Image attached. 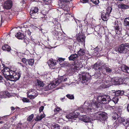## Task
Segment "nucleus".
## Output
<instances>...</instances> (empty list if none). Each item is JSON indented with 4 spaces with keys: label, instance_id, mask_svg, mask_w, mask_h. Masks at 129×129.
<instances>
[{
    "label": "nucleus",
    "instance_id": "f257e3e1",
    "mask_svg": "<svg viewBox=\"0 0 129 129\" xmlns=\"http://www.w3.org/2000/svg\"><path fill=\"white\" fill-rule=\"evenodd\" d=\"M110 96L108 95H101L98 96L97 98L98 102H94L92 101H86L83 107L80 108V111L82 113H86L94 111L96 108H98L102 107L101 103L107 104L111 100Z\"/></svg>",
    "mask_w": 129,
    "mask_h": 129
},
{
    "label": "nucleus",
    "instance_id": "f03ea898",
    "mask_svg": "<svg viewBox=\"0 0 129 129\" xmlns=\"http://www.w3.org/2000/svg\"><path fill=\"white\" fill-rule=\"evenodd\" d=\"M21 71L19 70L16 72L14 71H11V74L8 78L10 80L13 81H16L18 80L21 76Z\"/></svg>",
    "mask_w": 129,
    "mask_h": 129
},
{
    "label": "nucleus",
    "instance_id": "7ed1b4c3",
    "mask_svg": "<svg viewBox=\"0 0 129 129\" xmlns=\"http://www.w3.org/2000/svg\"><path fill=\"white\" fill-rule=\"evenodd\" d=\"M37 89H30L27 93V98L30 99H33L36 97L38 93L36 90Z\"/></svg>",
    "mask_w": 129,
    "mask_h": 129
},
{
    "label": "nucleus",
    "instance_id": "20e7f679",
    "mask_svg": "<svg viewBox=\"0 0 129 129\" xmlns=\"http://www.w3.org/2000/svg\"><path fill=\"white\" fill-rule=\"evenodd\" d=\"M118 51L121 53H125L129 50V45L128 43L122 44L118 49Z\"/></svg>",
    "mask_w": 129,
    "mask_h": 129
},
{
    "label": "nucleus",
    "instance_id": "39448f33",
    "mask_svg": "<svg viewBox=\"0 0 129 129\" xmlns=\"http://www.w3.org/2000/svg\"><path fill=\"white\" fill-rule=\"evenodd\" d=\"M111 8H108L107 11H103L102 12L101 17L103 21H106L107 20L109 14L111 13Z\"/></svg>",
    "mask_w": 129,
    "mask_h": 129
},
{
    "label": "nucleus",
    "instance_id": "423d86ee",
    "mask_svg": "<svg viewBox=\"0 0 129 129\" xmlns=\"http://www.w3.org/2000/svg\"><path fill=\"white\" fill-rule=\"evenodd\" d=\"M72 0H59L58 1V5L59 7L64 10L67 4V3Z\"/></svg>",
    "mask_w": 129,
    "mask_h": 129
},
{
    "label": "nucleus",
    "instance_id": "0eeeda50",
    "mask_svg": "<svg viewBox=\"0 0 129 129\" xmlns=\"http://www.w3.org/2000/svg\"><path fill=\"white\" fill-rule=\"evenodd\" d=\"M11 71H12L10 70L8 68L5 67H4V69L2 70V72L5 77H7L8 78L9 76L11 74L10 73H11Z\"/></svg>",
    "mask_w": 129,
    "mask_h": 129
},
{
    "label": "nucleus",
    "instance_id": "6e6552de",
    "mask_svg": "<svg viewBox=\"0 0 129 129\" xmlns=\"http://www.w3.org/2000/svg\"><path fill=\"white\" fill-rule=\"evenodd\" d=\"M81 62L80 60H77L74 62V66L73 69L76 70H79L82 67Z\"/></svg>",
    "mask_w": 129,
    "mask_h": 129
},
{
    "label": "nucleus",
    "instance_id": "1a4fd4ad",
    "mask_svg": "<svg viewBox=\"0 0 129 129\" xmlns=\"http://www.w3.org/2000/svg\"><path fill=\"white\" fill-rule=\"evenodd\" d=\"M12 6V1L9 0L6 1L4 3L3 8L7 9H10Z\"/></svg>",
    "mask_w": 129,
    "mask_h": 129
},
{
    "label": "nucleus",
    "instance_id": "9d476101",
    "mask_svg": "<svg viewBox=\"0 0 129 129\" xmlns=\"http://www.w3.org/2000/svg\"><path fill=\"white\" fill-rule=\"evenodd\" d=\"M80 119L84 122H87L91 121V119L88 116L84 115L80 117Z\"/></svg>",
    "mask_w": 129,
    "mask_h": 129
},
{
    "label": "nucleus",
    "instance_id": "9b49d317",
    "mask_svg": "<svg viewBox=\"0 0 129 129\" xmlns=\"http://www.w3.org/2000/svg\"><path fill=\"white\" fill-rule=\"evenodd\" d=\"M78 57V55L76 54H73L71 55L69 57V60L70 61H74L76 60Z\"/></svg>",
    "mask_w": 129,
    "mask_h": 129
},
{
    "label": "nucleus",
    "instance_id": "f8f14e48",
    "mask_svg": "<svg viewBox=\"0 0 129 129\" xmlns=\"http://www.w3.org/2000/svg\"><path fill=\"white\" fill-rule=\"evenodd\" d=\"M9 95V93L7 91L2 92L0 93V98H6Z\"/></svg>",
    "mask_w": 129,
    "mask_h": 129
},
{
    "label": "nucleus",
    "instance_id": "ddd939ff",
    "mask_svg": "<svg viewBox=\"0 0 129 129\" xmlns=\"http://www.w3.org/2000/svg\"><path fill=\"white\" fill-rule=\"evenodd\" d=\"M103 82L104 83V88L108 87L112 85V83L111 82V81L108 80L104 81Z\"/></svg>",
    "mask_w": 129,
    "mask_h": 129
},
{
    "label": "nucleus",
    "instance_id": "4468645a",
    "mask_svg": "<svg viewBox=\"0 0 129 129\" xmlns=\"http://www.w3.org/2000/svg\"><path fill=\"white\" fill-rule=\"evenodd\" d=\"M119 79L116 78L111 79V80L112 85H116L118 84L119 83Z\"/></svg>",
    "mask_w": 129,
    "mask_h": 129
},
{
    "label": "nucleus",
    "instance_id": "2eb2a0df",
    "mask_svg": "<svg viewBox=\"0 0 129 129\" xmlns=\"http://www.w3.org/2000/svg\"><path fill=\"white\" fill-rule=\"evenodd\" d=\"M56 60H53L52 59H50L48 61V64L49 66H50V67H54V66L56 64Z\"/></svg>",
    "mask_w": 129,
    "mask_h": 129
},
{
    "label": "nucleus",
    "instance_id": "dca6fc26",
    "mask_svg": "<svg viewBox=\"0 0 129 129\" xmlns=\"http://www.w3.org/2000/svg\"><path fill=\"white\" fill-rule=\"evenodd\" d=\"M38 9L37 7H33L31 8L30 12V14L32 15H34V14L36 13H38Z\"/></svg>",
    "mask_w": 129,
    "mask_h": 129
},
{
    "label": "nucleus",
    "instance_id": "f3484780",
    "mask_svg": "<svg viewBox=\"0 0 129 129\" xmlns=\"http://www.w3.org/2000/svg\"><path fill=\"white\" fill-rule=\"evenodd\" d=\"M15 36L18 39H23L24 38V35L23 34L20 32L17 33Z\"/></svg>",
    "mask_w": 129,
    "mask_h": 129
},
{
    "label": "nucleus",
    "instance_id": "a211bd4d",
    "mask_svg": "<svg viewBox=\"0 0 129 129\" xmlns=\"http://www.w3.org/2000/svg\"><path fill=\"white\" fill-rule=\"evenodd\" d=\"M121 69L122 70L123 72L129 74V67L123 65L121 67Z\"/></svg>",
    "mask_w": 129,
    "mask_h": 129
},
{
    "label": "nucleus",
    "instance_id": "6ab92c4d",
    "mask_svg": "<svg viewBox=\"0 0 129 129\" xmlns=\"http://www.w3.org/2000/svg\"><path fill=\"white\" fill-rule=\"evenodd\" d=\"M100 65L99 63L96 62L92 66V68L95 69L96 71L97 70L100 72V67H99Z\"/></svg>",
    "mask_w": 129,
    "mask_h": 129
},
{
    "label": "nucleus",
    "instance_id": "aec40b11",
    "mask_svg": "<svg viewBox=\"0 0 129 129\" xmlns=\"http://www.w3.org/2000/svg\"><path fill=\"white\" fill-rule=\"evenodd\" d=\"M110 108L114 109V110L116 111L117 113L121 114L122 112L121 109L118 107H115L114 106H111Z\"/></svg>",
    "mask_w": 129,
    "mask_h": 129
},
{
    "label": "nucleus",
    "instance_id": "412c9836",
    "mask_svg": "<svg viewBox=\"0 0 129 129\" xmlns=\"http://www.w3.org/2000/svg\"><path fill=\"white\" fill-rule=\"evenodd\" d=\"M56 86L55 85V84L54 81L53 82L48 85V86L46 87V88L47 90H49L53 89Z\"/></svg>",
    "mask_w": 129,
    "mask_h": 129
},
{
    "label": "nucleus",
    "instance_id": "4be33fe9",
    "mask_svg": "<svg viewBox=\"0 0 129 129\" xmlns=\"http://www.w3.org/2000/svg\"><path fill=\"white\" fill-rule=\"evenodd\" d=\"M77 39L79 42H83L85 40V37L84 35H80L77 37Z\"/></svg>",
    "mask_w": 129,
    "mask_h": 129
},
{
    "label": "nucleus",
    "instance_id": "5701e85b",
    "mask_svg": "<svg viewBox=\"0 0 129 129\" xmlns=\"http://www.w3.org/2000/svg\"><path fill=\"white\" fill-rule=\"evenodd\" d=\"M101 116L100 119L102 120H105L107 118V116L106 114L104 113H100Z\"/></svg>",
    "mask_w": 129,
    "mask_h": 129
},
{
    "label": "nucleus",
    "instance_id": "b1692460",
    "mask_svg": "<svg viewBox=\"0 0 129 129\" xmlns=\"http://www.w3.org/2000/svg\"><path fill=\"white\" fill-rule=\"evenodd\" d=\"M3 50H6L9 51L11 50L10 47L7 45H5L2 47Z\"/></svg>",
    "mask_w": 129,
    "mask_h": 129
},
{
    "label": "nucleus",
    "instance_id": "393cba45",
    "mask_svg": "<svg viewBox=\"0 0 129 129\" xmlns=\"http://www.w3.org/2000/svg\"><path fill=\"white\" fill-rule=\"evenodd\" d=\"M67 118L69 119H74L75 116L72 113H70L66 116Z\"/></svg>",
    "mask_w": 129,
    "mask_h": 129
},
{
    "label": "nucleus",
    "instance_id": "a878e982",
    "mask_svg": "<svg viewBox=\"0 0 129 129\" xmlns=\"http://www.w3.org/2000/svg\"><path fill=\"white\" fill-rule=\"evenodd\" d=\"M123 124L125 126V127L127 126H129V119H127L125 120H124L123 123Z\"/></svg>",
    "mask_w": 129,
    "mask_h": 129
},
{
    "label": "nucleus",
    "instance_id": "bb28decb",
    "mask_svg": "<svg viewBox=\"0 0 129 129\" xmlns=\"http://www.w3.org/2000/svg\"><path fill=\"white\" fill-rule=\"evenodd\" d=\"M36 84L40 87H43V86L44 85L42 81L38 79L37 80Z\"/></svg>",
    "mask_w": 129,
    "mask_h": 129
},
{
    "label": "nucleus",
    "instance_id": "cd10ccee",
    "mask_svg": "<svg viewBox=\"0 0 129 129\" xmlns=\"http://www.w3.org/2000/svg\"><path fill=\"white\" fill-rule=\"evenodd\" d=\"M85 53V50H84L80 49V50L78 52V54L80 56L83 55Z\"/></svg>",
    "mask_w": 129,
    "mask_h": 129
},
{
    "label": "nucleus",
    "instance_id": "c85d7f7f",
    "mask_svg": "<svg viewBox=\"0 0 129 129\" xmlns=\"http://www.w3.org/2000/svg\"><path fill=\"white\" fill-rule=\"evenodd\" d=\"M90 79V78H87L85 74H83L82 75V80L84 81V82L87 81L88 80H89Z\"/></svg>",
    "mask_w": 129,
    "mask_h": 129
},
{
    "label": "nucleus",
    "instance_id": "c756f323",
    "mask_svg": "<svg viewBox=\"0 0 129 129\" xmlns=\"http://www.w3.org/2000/svg\"><path fill=\"white\" fill-rule=\"evenodd\" d=\"M67 77L66 75H64L62 76H61L59 78L62 82L66 81L67 79Z\"/></svg>",
    "mask_w": 129,
    "mask_h": 129
},
{
    "label": "nucleus",
    "instance_id": "7c9ffc66",
    "mask_svg": "<svg viewBox=\"0 0 129 129\" xmlns=\"http://www.w3.org/2000/svg\"><path fill=\"white\" fill-rule=\"evenodd\" d=\"M124 24L125 26H129V17L126 18L124 21Z\"/></svg>",
    "mask_w": 129,
    "mask_h": 129
},
{
    "label": "nucleus",
    "instance_id": "2f4dec72",
    "mask_svg": "<svg viewBox=\"0 0 129 129\" xmlns=\"http://www.w3.org/2000/svg\"><path fill=\"white\" fill-rule=\"evenodd\" d=\"M100 112H97L93 114L94 117L95 119H100Z\"/></svg>",
    "mask_w": 129,
    "mask_h": 129
},
{
    "label": "nucleus",
    "instance_id": "473e14b6",
    "mask_svg": "<svg viewBox=\"0 0 129 129\" xmlns=\"http://www.w3.org/2000/svg\"><path fill=\"white\" fill-rule=\"evenodd\" d=\"M27 62L29 65L32 66L34 64V60L33 59H30L28 60Z\"/></svg>",
    "mask_w": 129,
    "mask_h": 129
},
{
    "label": "nucleus",
    "instance_id": "72a5a7b5",
    "mask_svg": "<svg viewBox=\"0 0 129 129\" xmlns=\"http://www.w3.org/2000/svg\"><path fill=\"white\" fill-rule=\"evenodd\" d=\"M124 119L121 117L119 116L118 117V118L117 119L118 122L119 123H123V122L124 121Z\"/></svg>",
    "mask_w": 129,
    "mask_h": 129
},
{
    "label": "nucleus",
    "instance_id": "f704fd0d",
    "mask_svg": "<svg viewBox=\"0 0 129 129\" xmlns=\"http://www.w3.org/2000/svg\"><path fill=\"white\" fill-rule=\"evenodd\" d=\"M118 100V97L117 96H115L112 99V101L115 104L116 103H117Z\"/></svg>",
    "mask_w": 129,
    "mask_h": 129
},
{
    "label": "nucleus",
    "instance_id": "c9c22d12",
    "mask_svg": "<svg viewBox=\"0 0 129 129\" xmlns=\"http://www.w3.org/2000/svg\"><path fill=\"white\" fill-rule=\"evenodd\" d=\"M118 21H115L114 23V27L116 30H118L119 29V28L118 26Z\"/></svg>",
    "mask_w": 129,
    "mask_h": 129
},
{
    "label": "nucleus",
    "instance_id": "e433bc0d",
    "mask_svg": "<svg viewBox=\"0 0 129 129\" xmlns=\"http://www.w3.org/2000/svg\"><path fill=\"white\" fill-rule=\"evenodd\" d=\"M62 83V82L61 81L59 78H58L54 82L55 84V85L56 86L59 84Z\"/></svg>",
    "mask_w": 129,
    "mask_h": 129
},
{
    "label": "nucleus",
    "instance_id": "4c0bfd02",
    "mask_svg": "<svg viewBox=\"0 0 129 129\" xmlns=\"http://www.w3.org/2000/svg\"><path fill=\"white\" fill-rule=\"evenodd\" d=\"M107 67V65L106 64H103L101 66V67H100V71L102 70L103 71H104L105 70L106 68Z\"/></svg>",
    "mask_w": 129,
    "mask_h": 129
},
{
    "label": "nucleus",
    "instance_id": "58836bf2",
    "mask_svg": "<svg viewBox=\"0 0 129 129\" xmlns=\"http://www.w3.org/2000/svg\"><path fill=\"white\" fill-rule=\"evenodd\" d=\"M109 95H110V97L111 96H114L115 95H117L116 92H115V91L112 90L109 93Z\"/></svg>",
    "mask_w": 129,
    "mask_h": 129
},
{
    "label": "nucleus",
    "instance_id": "ea45409f",
    "mask_svg": "<svg viewBox=\"0 0 129 129\" xmlns=\"http://www.w3.org/2000/svg\"><path fill=\"white\" fill-rule=\"evenodd\" d=\"M116 92L117 96L119 95H122L124 94V91H123L118 90Z\"/></svg>",
    "mask_w": 129,
    "mask_h": 129
},
{
    "label": "nucleus",
    "instance_id": "a19ab883",
    "mask_svg": "<svg viewBox=\"0 0 129 129\" xmlns=\"http://www.w3.org/2000/svg\"><path fill=\"white\" fill-rule=\"evenodd\" d=\"M34 115L33 114H32L30 115L27 118V120L29 121H31L34 118Z\"/></svg>",
    "mask_w": 129,
    "mask_h": 129
},
{
    "label": "nucleus",
    "instance_id": "79ce46f5",
    "mask_svg": "<svg viewBox=\"0 0 129 129\" xmlns=\"http://www.w3.org/2000/svg\"><path fill=\"white\" fill-rule=\"evenodd\" d=\"M52 129H60V127L58 124L54 125L51 126Z\"/></svg>",
    "mask_w": 129,
    "mask_h": 129
},
{
    "label": "nucleus",
    "instance_id": "37998d69",
    "mask_svg": "<svg viewBox=\"0 0 129 129\" xmlns=\"http://www.w3.org/2000/svg\"><path fill=\"white\" fill-rule=\"evenodd\" d=\"M66 96L68 98L70 99H73L74 98V97L73 95L68 94L66 95Z\"/></svg>",
    "mask_w": 129,
    "mask_h": 129
},
{
    "label": "nucleus",
    "instance_id": "c03bdc74",
    "mask_svg": "<svg viewBox=\"0 0 129 129\" xmlns=\"http://www.w3.org/2000/svg\"><path fill=\"white\" fill-rule=\"evenodd\" d=\"M118 114L116 113H115L114 114V115L113 116L112 118L113 119L115 120L116 119H117L118 118Z\"/></svg>",
    "mask_w": 129,
    "mask_h": 129
},
{
    "label": "nucleus",
    "instance_id": "a18cd8bd",
    "mask_svg": "<svg viewBox=\"0 0 129 129\" xmlns=\"http://www.w3.org/2000/svg\"><path fill=\"white\" fill-rule=\"evenodd\" d=\"M105 70L107 73H110L112 72L111 69L108 67L106 68Z\"/></svg>",
    "mask_w": 129,
    "mask_h": 129
},
{
    "label": "nucleus",
    "instance_id": "49530a36",
    "mask_svg": "<svg viewBox=\"0 0 129 129\" xmlns=\"http://www.w3.org/2000/svg\"><path fill=\"white\" fill-rule=\"evenodd\" d=\"M10 51V52L13 55H15L17 54V52L16 51L13 50H11Z\"/></svg>",
    "mask_w": 129,
    "mask_h": 129
},
{
    "label": "nucleus",
    "instance_id": "de8ad7c7",
    "mask_svg": "<svg viewBox=\"0 0 129 129\" xmlns=\"http://www.w3.org/2000/svg\"><path fill=\"white\" fill-rule=\"evenodd\" d=\"M23 101L24 102L28 103L29 102V100L26 98H23L22 99Z\"/></svg>",
    "mask_w": 129,
    "mask_h": 129
},
{
    "label": "nucleus",
    "instance_id": "09e8293b",
    "mask_svg": "<svg viewBox=\"0 0 129 129\" xmlns=\"http://www.w3.org/2000/svg\"><path fill=\"white\" fill-rule=\"evenodd\" d=\"M91 1L94 4L97 5L99 3V0H91Z\"/></svg>",
    "mask_w": 129,
    "mask_h": 129
},
{
    "label": "nucleus",
    "instance_id": "8fccbe9b",
    "mask_svg": "<svg viewBox=\"0 0 129 129\" xmlns=\"http://www.w3.org/2000/svg\"><path fill=\"white\" fill-rule=\"evenodd\" d=\"M121 7L122 9H125L128 8L129 6L127 5L123 4L122 5Z\"/></svg>",
    "mask_w": 129,
    "mask_h": 129
},
{
    "label": "nucleus",
    "instance_id": "3c124183",
    "mask_svg": "<svg viewBox=\"0 0 129 129\" xmlns=\"http://www.w3.org/2000/svg\"><path fill=\"white\" fill-rule=\"evenodd\" d=\"M27 28V29L25 31V33L26 34H27L29 36H30L31 35V32H30L29 30L28 29V28Z\"/></svg>",
    "mask_w": 129,
    "mask_h": 129
},
{
    "label": "nucleus",
    "instance_id": "603ef678",
    "mask_svg": "<svg viewBox=\"0 0 129 129\" xmlns=\"http://www.w3.org/2000/svg\"><path fill=\"white\" fill-rule=\"evenodd\" d=\"M22 123H19L18 124L17 128L16 129H20L21 128Z\"/></svg>",
    "mask_w": 129,
    "mask_h": 129
},
{
    "label": "nucleus",
    "instance_id": "864d4df0",
    "mask_svg": "<svg viewBox=\"0 0 129 129\" xmlns=\"http://www.w3.org/2000/svg\"><path fill=\"white\" fill-rule=\"evenodd\" d=\"M42 119L41 117L39 115H38L37 117L35 120L36 121H38L41 120Z\"/></svg>",
    "mask_w": 129,
    "mask_h": 129
},
{
    "label": "nucleus",
    "instance_id": "5fc2aeb1",
    "mask_svg": "<svg viewBox=\"0 0 129 129\" xmlns=\"http://www.w3.org/2000/svg\"><path fill=\"white\" fill-rule=\"evenodd\" d=\"M5 67L4 66V64H2V65H0V69L1 71V72L2 71V70L4 69V67Z\"/></svg>",
    "mask_w": 129,
    "mask_h": 129
},
{
    "label": "nucleus",
    "instance_id": "6e6d98bb",
    "mask_svg": "<svg viewBox=\"0 0 129 129\" xmlns=\"http://www.w3.org/2000/svg\"><path fill=\"white\" fill-rule=\"evenodd\" d=\"M22 61L24 63H25L27 62V59L25 58H23L22 60Z\"/></svg>",
    "mask_w": 129,
    "mask_h": 129
},
{
    "label": "nucleus",
    "instance_id": "4d7b16f0",
    "mask_svg": "<svg viewBox=\"0 0 129 129\" xmlns=\"http://www.w3.org/2000/svg\"><path fill=\"white\" fill-rule=\"evenodd\" d=\"M44 107L43 106H42L39 108V111L40 112H41L43 110Z\"/></svg>",
    "mask_w": 129,
    "mask_h": 129
},
{
    "label": "nucleus",
    "instance_id": "13d9d810",
    "mask_svg": "<svg viewBox=\"0 0 129 129\" xmlns=\"http://www.w3.org/2000/svg\"><path fill=\"white\" fill-rule=\"evenodd\" d=\"M88 1V0H80L81 2L83 3L87 2Z\"/></svg>",
    "mask_w": 129,
    "mask_h": 129
},
{
    "label": "nucleus",
    "instance_id": "bf43d9fd",
    "mask_svg": "<svg viewBox=\"0 0 129 129\" xmlns=\"http://www.w3.org/2000/svg\"><path fill=\"white\" fill-rule=\"evenodd\" d=\"M63 129H73L71 128L70 127L68 126H66L63 127Z\"/></svg>",
    "mask_w": 129,
    "mask_h": 129
},
{
    "label": "nucleus",
    "instance_id": "052dcab7",
    "mask_svg": "<svg viewBox=\"0 0 129 129\" xmlns=\"http://www.w3.org/2000/svg\"><path fill=\"white\" fill-rule=\"evenodd\" d=\"M60 110V108L58 107H57L54 110V111H58Z\"/></svg>",
    "mask_w": 129,
    "mask_h": 129
},
{
    "label": "nucleus",
    "instance_id": "680f3d73",
    "mask_svg": "<svg viewBox=\"0 0 129 129\" xmlns=\"http://www.w3.org/2000/svg\"><path fill=\"white\" fill-rule=\"evenodd\" d=\"M63 61H64L63 59L62 58H59L57 60V61H60V62H61Z\"/></svg>",
    "mask_w": 129,
    "mask_h": 129
},
{
    "label": "nucleus",
    "instance_id": "e2e57ef3",
    "mask_svg": "<svg viewBox=\"0 0 129 129\" xmlns=\"http://www.w3.org/2000/svg\"><path fill=\"white\" fill-rule=\"evenodd\" d=\"M127 111L129 112V104L128 105L127 107Z\"/></svg>",
    "mask_w": 129,
    "mask_h": 129
},
{
    "label": "nucleus",
    "instance_id": "0e129e2a",
    "mask_svg": "<svg viewBox=\"0 0 129 129\" xmlns=\"http://www.w3.org/2000/svg\"><path fill=\"white\" fill-rule=\"evenodd\" d=\"M18 63L20 64V65L21 66H22L23 68H24L25 67V66L24 65H23L21 63H20L18 62Z\"/></svg>",
    "mask_w": 129,
    "mask_h": 129
},
{
    "label": "nucleus",
    "instance_id": "69168bd1",
    "mask_svg": "<svg viewBox=\"0 0 129 129\" xmlns=\"http://www.w3.org/2000/svg\"><path fill=\"white\" fill-rule=\"evenodd\" d=\"M11 108L12 111H14L15 110V108L13 107H11Z\"/></svg>",
    "mask_w": 129,
    "mask_h": 129
},
{
    "label": "nucleus",
    "instance_id": "338daca9",
    "mask_svg": "<svg viewBox=\"0 0 129 129\" xmlns=\"http://www.w3.org/2000/svg\"><path fill=\"white\" fill-rule=\"evenodd\" d=\"M42 119L44 117V115L42 114L40 116Z\"/></svg>",
    "mask_w": 129,
    "mask_h": 129
},
{
    "label": "nucleus",
    "instance_id": "774afa93",
    "mask_svg": "<svg viewBox=\"0 0 129 129\" xmlns=\"http://www.w3.org/2000/svg\"><path fill=\"white\" fill-rule=\"evenodd\" d=\"M3 79V77L2 76L0 75V82H1L2 80Z\"/></svg>",
    "mask_w": 129,
    "mask_h": 129
}]
</instances>
